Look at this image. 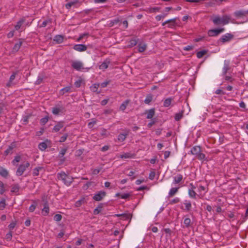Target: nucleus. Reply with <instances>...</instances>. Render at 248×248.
I'll use <instances>...</instances> for the list:
<instances>
[{"instance_id":"2f4dec72","label":"nucleus","mask_w":248,"mask_h":248,"mask_svg":"<svg viewBox=\"0 0 248 248\" xmlns=\"http://www.w3.org/2000/svg\"><path fill=\"white\" fill-rule=\"evenodd\" d=\"M188 195L189 196L193 199L196 198V196H198V194H197L196 192L194 191V190L193 189H188Z\"/></svg>"},{"instance_id":"052dcab7","label":"nucleus","mask_w":248,"mask_h":248,"mask_svg":"<svg viewBox=\"0 0 248 248\" xmlns=\"http://www.w3.org/2000/svg\"><path fill=\"white\" fill-rule=\"evenodd\" d=\"M82 83V80L81 79H79L77 81H76L74 84L76 87H79L81 86V84Z\"/></svg>"},{"instance_id":"49530a36","label":"nucleus","mask_w":248,"mask_h":248,"mask_svg":"<svg viewBox=\"0 0 248 248\" xmlns=\"http://www.w3.org/2000/svg\"><path fill=\"white\" fill-rule=\"evenodd\" d=\"M62 218V216L60 214H56L54 217V219L56 221H60Z\"/></svg>"},{"instance_id":"dca6fc26","label":"nucleus","mask_w":248,"mask_h":248,"mask_svg":"<svg viewBox=\"0 0 248 248\" xmlns=\"http://www.w3.org/2000/svg\"><path fill=\"white\" fill-rule=\"evenodd\" d=\"M247 14H248V10L244 11V10H240L236 11L234 13V15L237 18H240L243 16H246Z\"/></svg>"},{"instance_id":"5fc2aeb1","label":"nucleus","mask_w":248,"mask_h":248,"mask_svg":"<svg viewBox=\"0 0 248 248\" xmlns=\"http://www.w3.org/2000/svg\"><path fill=\"white\" fill-rule=\"evenodd\" d=\"M43 80V77L41 75H39L38 76L37 80L36 81V83L37 84H39L42 82Z\"/></svg>"},{"instance_id":"4468645a","label":"nucleus","mask_w":248,"mask_h":248,"mask_svg":"<svg viewBox=\"0 0 248 248\" xmlns=\"http://www.w3.org/2000/svg\"><path fill=\"white\" fill-rule=\"evenodd\" d=\"M25 19L21 18L16 23V24L15 26V29L16 31H18L20 29H23V25L25 22Z\"/></svg>"},{"instance_id":"a18cd8bd","label":"nucleus","mask_w":248,"mask_h":248,"mask_svg":"<svg viewBox=\"0 0 248 248\" xmlns=\"http://www.w3.org/2000/svg\"><path fill=\"white\" fill-rule=\"evenodd\" d=\"M88 36H89V34L87 33H85L82 34L78 38V39H77V41L79 42L82 39H83L84 38L88 37Z\"/></svg>"},{"instance_id":"4be33fe9","label":"nucleus","mask_w":248,"mask_h":248,"mask_svg":"<svg viewBox=\"0 0 248 248\" xmlns=\"http://www.w3.org/2000/svg\"><path fill=\"white\" fill-rule=\"evenodd\" d=\"M22 44V41L21 39H19V41L16 43L13 47V51L17 52L20 48Z\"/></svg>"},{"instance_id":"f3484780","label":"nucleus","mask_w":248,"mask_h":248,"mask_svg":"<svg viewBox=\"0 0 248 248\" xmlns=\"http://www.w3.org/2000/svg\"><path fill=\"white\" fill-rule=\"evenodd\" d=\"M49 208L47 202H46L44 205V208L42 210V213L43 216H47L49 214Z\"/></svg>"},{"instance_id":"aec40b11","label":"nucleus","mask_w":248,"mask_h":248,"mask_svg":"<svg viewBox=\"0 0 248 248\" xmlns=\"http://www.w3.org/2000/svg\"><path fill=\"white\" fill-rule=\"evenodd\" d=\"M63 126V123L62 122H59L54 126L53 131L57 132L62 129Z\"/></svg>"},{"instance_id":"13d9d810","label":"nucleus","mask_w":248,"mask_h":248,"mask_svg":"<svg viewBox=\"0 0 248 248\" xmlns=\"http://www.w3.org/2000/svg\"><path fill=\"white\" fill-rule=\"evenodd\" d=\"M48 121V118L47 117L43 118L41 119L40 122L42 124H45Z\"/></svg>"},{"instance_id":"ea45409f","label":"nucleus","mask_w":248,"mask_h":248,"mask_svg":"<svg viewBox=\"0 0 248 248\" xmlns=\"http://www.w3.org/2000/svg\"><path fill=\"white\" fill-rule=\"evenodd\" d=\"M206 51L205 50H202L199 51L197 53V58L200 59L202 58L205 54H206Z\"/></svg>"},{"instance_id":"a19ab883","label":"nucleus","mask_w":248,"mask_h":248,"mask_svg":"<svg viewBox=\"0 0 248 248\" xmlns=\"http://www.w3.org/2000/svg\"><path fill=\"white\" fill-rule=\"evenodd\" d=\"M77 3L76 1H71L67 4H65V7L69 9L72 6L75 5Z\"/></svg>"},{"instance_id":"9b49d317","label":"nucleus","mask_w":248,"mask_h":248,"mask_svg":"<svg viewBox=\"0 0 248 248\" xmlns=\"http://www.w3.org/2000/svg\"><path fill=\"white\" fill-rule=\"evenodd\" d=\"M191 152L192 155H204L201 153V147L199 146L193 147L191 150Z\"/></svg>"},{"instance_id":"864d4df0","label":"nucleus","mask_w":248,"mask_h":248,"mask_svg":"<svg viewBox=\"0 0 248 248\" xmlns=\"http://www.w3.org/2000/svg\"><path fill=\"white\" fill-rule=\"evenodd\" d=\"M179 202H180V199L179 198H175L174 199H173L172 200H171L170 202V203L172 204L178 203Z\"/></svg>"},{"instance_id":"9d476101","label":"nucleus","mask_w":248,"mask_h":248,"mask_svg":"<svg viewBox=\"0 0 248 248\" xmlns=\"http://www.w3.org/2000/svg\"><path fill=\"white\" fill-rule=\"evenodd\" d=\"M233 37V35L231 33H226L221 36L220 40L222 42L225 43L231 41Z\"/></svg>"},{"instance_id":"4c0bfd02","label":"nucleus","mask_w":248,"mask_h":248,"mask_svg":"<svg viewBox=\"0 0 248 248\" xmlns=\"http://www.w3.org/2000/svg\"><path fill=\"white\" fill-rule=\"evenodd\" d=\"M128 103L129 101L128 100H126L123 102L120 107V109L122 111H124L126 108Z\"/></svg>"},{"instance_id":"bb28decb","label":"nucleus","mask_w":248,"mask_h":248,"mask_svg":"<svg viewBox=\"0 0 248 248\" xmlns=\"http://www.w3.org/2000/svg\"><path fill=\"white\" fill-rule=\"evenodd\" d=\"M16 145L15 143H12L11 145L8 147V148L5 150V152L6 154H11L13 153L12 150L15 148Z\"/></svg>"},{"instance_id":"338daca9","label":"nucleus","mask_w":248,"mask_h":248,"mask_svg":"<svg viewBox=\"0 0 248 248\" xmlns=\"http://www.w3.org/2000/svg\"><path fill=\"white\" fill-rule=\"evenodd\" d=\"M155 19L157 20V21H160L161 20L162 18H164V16H163V15H157L155 16Z\"/></svg>"},{"instance_id":"c85d7f7f","label":"nucleus","mask_w":248,"mask_h":248,"mask_svg":"<svg viewBox=\"0 0 248 248\" xmlns=\"http://www.w3.org/2000/svg\"><path fill=\"white\" fill-rule=\"evenodd\" d=\"M138 47V51L140 52H142L146 50L147 45L145 43H140L139 44Z\"/></svg>"},{"instance_id":"f704fd0d","label":"nucleus","mask_w":248,"mask_h":248,"mask_svg":"<svg viewBox=\"0 0 248 248\" xmlns=\"http://www.w3.org/2000/svg\"><path fill=\"white\" fill-rule=\"evenodd\" d=\"M43 169L42 167H36L33 170L32 174L34 176H37L39 175V172Z\"/></svg>"},{"instance_id":"7c9ffc66","label":"nucleus","mask_w":248,"mask_h":248,"mask_svg":"<svg viewBox=\"0 0 248 248\" xmlns=\"http://www.w3.org/2000/svg\"><path fill=\"white\" fill-rule=\"evenodd\" d=\"M172 100V98H166L164 101L163 103V106L165 107H169L171 103Z\"/></svg>"},{"instance_id":"f03ea898","label":"nucleus","mask_w":248,"mask_h":248,"mask_svg":"<svg viewBox=\"0 0 248 248\" xmlns=\"http://www.w3.org/2000/svg\"><path fill=\"white\" fill-rule=\"evenodd\" d=\"M57 177L59 180H62L67 186H70L73 182V178L66 175L64 172L59 173L57 175Z\"/></svg>"},{"instance_id":"4d7b16f0","label":"nucleus","mask_w":248,"mask_h":248,"mask_svg":"<svg viewBox=\"0 0 248 248\" xmlns=\"http://www.w3.org/2000/svg\"><path fill=\"white\" fill-rule=\"evenodd\" d=\"M36 207V205L35 204H31L29 207V211L31 212H33L35 210Z\"/></svg>"},{"instance_id":"58836bf2","label":"nucleus","mask_w":248,"mask_h":248,"mask_svg":"<svg viewBox=\"0 0 248 248\" xmlns=\"http://www.w3.org/2000/svg\"><path fill=\"white\" fill-rule=\"evenodd\" d=\"M38 147L41 151H44L46 148L47 145L45 142H43L39 144Z\"/></svg>"},{"instance_id":"6e6552de","label":"nucleus","mask_w":248,"mask_h":248,"mask_svg":"<svg viewBox=\"0 0 248 248\" xmlns=\"http://www.w3.org/2000/svg\"><path fill=\"white\" fill-rule=\"evenodd\" d=\"M106 195V193L104 191H100L94 194L93 199L96 201H100L103 199Z\"/></svg>"},{"instance_id":"09e8293b","label":"nucleus","mask_w":248,"mask_h":248,"mask_svg":"<svg viewBox=\"0 0 248 248\" xmlns=\"http://www.w3.org/2000/svg\"><path fill=\"white\" fill-rule=\"evenodd\" d=\"M19 190V186L18 185H14L11 188L12 192H17Z\"/></svg>"},{"instance_id":"423d86ee","label":"nucleus","mask_w":248,"mask_h":248,"mask_svg":"<svg viewBox=\"0 0 248 248\" xmlns=\"http://www.w3.org/2000/svg\"><path fill=\"white\" fill-rule=\"evenodd\" d=\"M177 19V17L170 19L165 21L162 23V26H164L166 24H168V27L169 28H173L176 25V21Z\"/></svg>"},{"instance_id":"774afa93","label":"nucleus","mask_w":248,"mask_h":248,"mask_svg":"<svg viewBox=\"0 0 248 248\" xmlns=\"http://www.w3.org/2000/svg\"><path fill=\"white\" fill-rule=\"evenodd\" d=\"M14 35V31H12L7 34V37L9 38H12Z\"/></svg>"},{"instance_id":"cd10ccee","label":"nucleus","mask_w":248,"mask_h":248,"mask_svg":"<svg viewBox=\"0 0 248 248\" xmlns=\"http://www.w3.org/2000/svg\"><path fill=\"white\" fill-rule=\"evenodd\" d=\"M53 40L58 44L62 43L63 41V36L60 35H56Z\"/></svg>"},{"instance_id":"39448f33","label":"nucleus","mask_w":248,"mask_h":248,"mask_svg":"<svg viewBox=\"0 0 248 248\" xmlns=\"http://www.w3.org/2000/svg\"><path fill=\"white\" fill-rule=\"evenodd\" d=\"M198 192L199 194L198 195V196L201 198H202L206 193L208 191V187L205 186H203L202 185H198Z\"/></svg>"},{"instance_id":"473e14b6","label":"nucleus","mask_w":248,"mask_h":248,"mask_svg":"<svg viewBox=\"0 0 248 248\" xmlns=\"http://www.w3.org/2000/svg\"><path fill=\"white\" fill-rule=\"evenodd\" d=\"M160 8L158 7L149 8L147 11L149 13H155L160 11Z\"/></svg>"},{"instance_id":"8fccbe9b","label":"nucleus","mask_w":248,"mask_h":248,"mask_svg":"<svg viewBox=\"0 0 248 248\" xmlns=\"http://www.w3.org/2000/svg\"><path fill=\"white\" fill-rule=\"evenodd\" d=\"M16 225V222L13 221L8 226V228L10 230V231H12V230L15 227Z\"/></svg>"},{"instance_id":"f257e3e1","label":"nucleus","mask_w":248,"mask_h":248,"mask_svg":"<svg viewBox=\"0 0 248 248\" xmlns=\"http://www.w3.org/2000/svg\"><path fill=\"white\" fill-rule=\"evenodd\" d=\"M230 19V18L229 16L225 15L223 16L222 17H220L219 16H215L212 21L213 23L217 25H226L229 23V20Z\"/></svg>"},{"instance_id":"de8ad7c7","label":"nucleus","mask_w":248,"mask_h":248,"mask_svg":"<svg viewBox=\"0 0 248 248\" xmlns=\"http://www.w3.org/2000/svg\"><path fill=\"white\" fill-rule=\"evenodd\" d=\"M152 96L150 95H149L146 96V97L144 100V102L146 104H149V103H150L152 101Z\"/></svg>"},{"instance_id":"bf43d9fd","label":"nucleus","mask_w":248,"mask_h":248,"mask_svg":"<svg viewBox=\"0 0 248 248\" xmlns=\"http://www.w3.org/2000/svg\"><path fill=\"white\" fill-rule=\"evenodd\" d=\"M84 200H80L78 201H77L75 203V206L76 207H79L81 205L82 203H83Z\"/></svg>"},{"instance_id":"680f3d73","label":"nucleus","mask_w":248,"mask_h":248,"mask_svg":"<svg viewBox=\"0 0 248 248\" xmlns=\"http://www.w3.org/2000/svg\"><path fill=\"white\" fill-rule=\"evenodd\" d=\"M108 83H109L108 81H104V82L101 83V84H100V86L101 88H105L108 84Z\"/></svg>"},{"instance_id":"412c9836","label":"nucleus","mask_w":248,"mask_h":248,"mask_svg":"<svg viewBox=\"0 0 248 248\" xmlns=\"http://www.w3.org/2000/svg\"><path fill=\"white\" fill-rule=\"evenodd\" d=\"M146 113L147 114L146 118L147 119H152L155 115V110L154 108H152L146 111Z\"/></svg>"},{"instance_id":"c756f323","label":"nucleus","mask_w":248,"mask_h":248,"mask_svg":"<svg viewBox=\"0 0 248 248\" xmlns=\"http://www.w3.org/2000/svg\"><path fill=\"white\" fill-rule=\"evenodd\" d=\"M71 90V86H67L62 89L59 92V94L61 95H63L65 93H68Z\"/></svg>"},{"instance_id":"72a5a7b5","label":"nucleus","mask_w":248,"mask_h":248,"mask_svg":"<svg viewBox=\"0 0 248 248\" xmlns=\"http://www.w3.org/2000/svg\"><path fill=\"white\" fill-rule=\"evenodd\" d=\"M39 27H45L47 26V25L51 23V21L50 19L45 20L42 21L41 23L40 22Z\"/></svg>"},{"instance_id":"ddd939ff","label":"nucleus","mask_w":248,"mask_h":248,"mask_svg":"<svg viewBox=\"0 0 248 248\" xmlns=\"http://www.w3.org/2000/svg\"><path fill=\"white\" fill-rule=\"evenodd\" d=\"M185 206V208H183V206L181 207V208L189 212L191 210L192 205L190 201L188 200H185L183 203Z\"/></svg>"},{"instance_id":"3c124183","label":"nucleus","mask_w":248,"mask_h":248,"mask_svg":"<svg viewBox=\"0 0 248 248\" xmlns=\"http://www.w3.org/2000/svg\"><path fill=\"white\" fill-rule=\"evenodd\" d=\"M30 117H31V116L30 115L23 116V117L22 119L23 123L25 124H27L28 122L29 119L30 118Z\"/></svg>"},{"instance_id":"79ce46f5","label":"nucleus","mask_w":248,"mask_h":248,"mask_svg":"<svg viewBox=\"0 0 248 248\" xmlns=\"http://www.w3.org/2000/svg\"><path fill=\"white\" fill-rule=\"evenodd\" d=\"M13 233L12 231H10L8 233H7L5 235V239L7 241H11L12 238Z\"/></svg>"},{"instance_id":"603ef678","label":"nucleus","mask_w":248,"mask_h":248,"mask_svg":"<svg viewBox=\"0 0 248 248\" xmlns=\"http://www.w3.org/2000/svg\"><path fill=\"white\" fill-rule=\"evenodd\" d=\"M155 175V171H151V172L149 174V178L150 180H153L154 179Z\"/></svg>"},{"instance_id":"e433bc0d","label":"nucleus","mask_w":248,"mask_h":248,"mask_svg":"<svg viewBox=\"0 0 248 248\" xmlns=\"http://www.w3.org/2000/svg\"><path fill=\"white\" fill-rule=\"evenodd\" d=\"M137 44V40L136 39H133L129 41L128 46L129 47H131L136 46Z\"/></svg>"},{"instance_id":"1a4fd4ad","label":"nucleus","mask_w":248,"mask_h":248,"mask_svg":"<svg viewBox=\"0 0 248 248\" xmlns=\"http://www.w3.org/2000/svg\"><path fill=\"white\" fill-rule=\"evenodd\" d=\"M64 110V108L62 106L58 105L56 107L52 108V112L54 115H59L61 113H62Z\"/></svg>"},{"instance_id":"69168bd1","label":"nucleus","mask_w":248,"mask_h":248,"mask_svg":"<svg viewBox=\"0 0 248 248\" xmlns=\"http://www.w3.org/2000/svg\"><path fill=\"white\" fill-rule=\"evenodd\" d=\"M67 138V135L66 134H65V135H63L62 137H61L59 141L61 142H64V141H65V140H66Z\"/></svg>"},{"instance_id":"0e129e2a","label":"nucleus","mask_w":248,"mask_h":248,"mask_svg":"<svg viewBox=\"0 0 248 248\" xmlns=\"http://www.w3.org/2000/svg\"><path fill=\"white\" fill-rule=\"evenodd\" d=\"M229 69V67L227 65H224L222 69L223 74H226Z\"/></svg>"},{"instance_id":"e2e57ef3","label":"nucleus","mask_w":248,"mask_h":248,"mask_svg":"<svg viewBox=\"0 0 248 248\" xmlns=\"http://www.w3.org/2000/svg\"><path fill=\"white\" fill-rule=\"evenodd\" d=\"M130 196V194L128 193H124L121 195V198L123 199H126Z\"/></svg>"},{"instance_id":"a211bd4d","label":"nucleus","mask_w":248,"mask_h":248,"mask_svg":"<svg viewBox=\"0 0 248 248\" xmlns=\"http://www.w3.org/2000/svg\"><path fill=\"white\" fill-rule=\"evenodd\" d=\"M109 63V61L108 60H106L99 65V68L101 70H104L108 67Z\"/></svg>"},{"instance_id":"6e6d98bb","label":"nucleus","mask_w":248,"mask_h":248,"mask_svg":"<svg viewBox=\"0 0 248 248\" xmlns=\"http://www.w3.org/2000/svg\"><path fill=\"white\" fill-rule=\"evenodd\" d=\"M20 159V156H16L15 158L13 160V164L15 165L16 163L19 162Z\"/></svg>"},{"instance_id":"393cba45","label":"nucleus","mask_w":248,"mask_h":248,"mask_svg":"<svg viewBox=\"0 0 248 248\" xmlns=\"http://www.w3.org/2000/svg\"><path fill=\"white\" fill-rule=\"evenodd\" d=\"M16 75V72H14L10 76L9 81L8 82L6 85L7 87H10L13 84V81L15 79Z\"/></svg>"},{"instance_id":"5701e85b","label":"nucleus","mask_w":248,"mask_h":248,"mask_svg":"<svg viewBox=\"0 0 248 248\" xmlns=\"http://www.w3.org/2000/svg\"><path fill=\"white\" fill-rule=\"evenodd\" d=\"M128 131H127L125 133L120 134L118 136V140L120 142H123L125 140L127 136L128 135Z\"/></svg>"},{"instance_id":"20e7f679","label":"nucleus","mask_w":248,"mask_h":248,"mask_svg":"<svg viewBox=\"0 0 248 248\" xmlns=\"http://www.w3.org/2000/svg\"><path fill=\"white\" fill-rule=\"evenodd\" d=\"M71 66L74 69L79 71H83L84 69H89V68H85L83 63L80 61H72L71 62Z\"/></svg>"},{"instance_id":"c03bdc74","label":"nucleus","mask_w":248,"mask_h":248,"mask_svg":"<svg viewBox=\"0 0 248 248\" xmlns=\"http://www.w3.org/2000/svg\"><path fill=\"white\" fill-rule=\"evenodd\" d=\"M183 117V112H179L175 114V119L176 121H179Z\"/></svg>"},{"instance_id":"2eb2a0df","label":"nucleus","mask_w":248,"mask_h":248,"mask_svg":"<svg viewBox=\"0 0 248 248\" xmlns=\"http://www.w3.org/2000/svg\"><path fill=\"white\" fill-rule=\"evenodd\" d=\"M184 228H189L192 225V222L190 218L185 216L184 219Z\"/></svg>"},{"instance_id":"b1692460","label":"nucleus","mask_w":248,"mask_h":248,"mask_svg":"<svg viewBox=\"0 0 248 248\" xmlns=\"http://www.w3.org/2000/svg\"><path fill=\"white\" fill-rule=\"evenodd\" d=\"M179 187H172L170 190L169 192V197H171L173 196L178 191Z\"/></svg>"},{"instance_id":"f8f14e48","label":"nucleus","mask_w":248,"mask_h":248,"mask_svg":"<svg viewBox=\"0 0 248 248\" xmlns=\"http://www.w3.org/2000/svg\"><path fill=\"white\" fill-rule=\"evenodd\" d=\"M73 48L78 52H82L87 50V46L83 44H77L75 45Z\"/></svg>"},{"instance_id":"37998d69","label":"nucleus","mask_w":248,"mask_h":248,"mask_svg":"<svg viewBox=\"0 0 248 248\" xmlns=\"http://www.w3.org/2000/svg\"><path fill=\"white\" fill-rule=\"evenodd\" d=\"M6 206L5 199H2L0 201V210H3Z\"/></svg>"},{"instance_id":"0eeeda50","label":"nucleus","mask_w":248,"mask_h":248,"mask_svg":"<svg viewBox=\"0 0 248 248\" xmlns=\"http://www.w3.org/2000/svg\"><path fill=\"white\" fill-rule=\"evenodd\" d=\"M224 31V28L212 29L208 31V35L209 36H216Z\"/></svg>"},{"instance_id":"6ab92c4d","label":"nucleus","mask_w":248,"mask_h":248,"mask_svg":"<svg viewBox=\"0 0 248 248\" xmlns=\"http://www.w3.org/2000/svg\"><path fill=\"white\" fill-rule=\"evenodd\" d=\"M183 177L182 174H179L173 178V184H177L180 183L183 180Z\"/></svg>"},{"instance_id":"a878e982","label":"nucleus","mask_w":248,"mask_h":248,"mask_svg":"<svg viewBox=\"0 0 248 248\" xmlns=\"http://www.w3.org/2000/svg\"><path fill=\"white\" fill-rule=\"evenodd\" d=\"M8 174L9 172L7 170L2 167H0V175L1 176L6 178L8 176Z\"/></svg>"},{"instance_id":"c9c22d12","label":"nucleus","mask_w":248,"mask_h":248,"mask_svg":"<svg viewBox=\"0 0 248 248\" xmlns=\"http://www.w3.org/2000/svg\"><path fill=\"white\" fill-rule=\"evenodd\" d=\"M100 86V84H94L90 87L91 90L93 92H96L98 88Z\"/></svg>"},{"instance_id":"7ed1b4c3","label":"nucleus","mask_w":248,"mask_h":248,"mask_svg":"<svg viewBox=\"0 0 248 248\" xmlns=\"http://www.w3.org/2000/svg\"><path fill=\"white\" fill-rule=\"evenodd\" d=\"M30 164L28 161H24L20 164L16 171V175L18 176H21L23 173L29 168Z\"/></svg>"}]
</instances>
